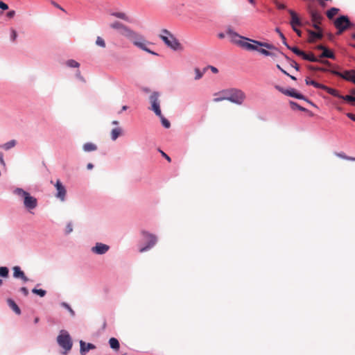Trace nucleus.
Segmentation results:
<instances>
[{
    "label": "nucleus",
    "mask_w": 355,
    "mask_h": 355,
    "mask_svg": "<svg viewBox=\"0 0 355 355\" xmlns=\"http://www.w3.org/2000/svg\"><path fill=\"white\" fill-rule=\"evenodd\" d=\"M110 27L112 29L118 30L119 31V33L123 36L127 37L128 40H130L134 45L139 47V49L147 51L152 54H155V53L151 51L150 49H148L146 46L147 42L144 40V38L135 31H132L128 26H125L122 23L116 21L112 24H110Z\"/></svg>",
    "instance_id": "obj_1"
},
{
    "label": "nucleus",
    "mask_w": 355,
    "mask_h": 355,
    "mask_svg": "<svg viewBox=\"0 0 355 355\" xmlns=\"http://www.w3.org/2000/svg\"><path fill=\"white\" fill-rule=\"evenodd\" d=\"M227 34L230 37L231 42L248 51H258L259 46L266 47L268 49H274V46L268 43L261 42L243 37L232 29H228Z\"/></svg>",
    "instance_id": "obj_2"
},
{
    "label": "nucleus",
    "mask_w": 355,
    "mask_h": 355,
    "mask_svg": "<svg viewBox=\"0 0 355 355\" xmlns=\"http://www.w3.org/2000/svg\"><path fill=\"white\" fill-rule=\"evenodd\" d=\"M14 193L23 198L24 205L26 209H33L37 207V199L35 197L31 196L29 193L24 191V189L21 188H17L15 189Z\"/></svg>",
    "instance_id": "obj_3"
},
{
    "label": "nucleus",
    "mask_w": 355,
    "mask_h": 355,
    "mask_svg": "<svg viewBox=\"0 0 355 355\" xmlns=\"http://www.w3.org/2000/svg\"><path fill=\"white\" fill-rule=\"evenodd\" d=\"M334 25L337 29L336 35H341L343 32L348 29L352 28L354 25L352 23L349 17L346 15H341L336 19Z\"/></svg>",
    "instance_id": "obj_4"
},
{
    "label": "nucleus",
    "mask_w": 355,
    "mask_h": 355,
    "mask_svg": "<svg viewBox=\"0 0 355 355\" xmlns=\"http://www.w3.org/2000/svg\"><path fill=\"white\" fill-rule=\"evenodd\" d=\"M160 37L168 47L175 51L182 49L181 44L168 31L164 29Z\"/></svg>",
    "instance_id": "obj_5"
},
{
    "label": "nucleus",
    "mask_w": 355,
    "mask_h": 355,
    "mask_svg": "<svg viewBox=\"0 0 355 355\" xmlns=\"http://www.w3.org/2000/svg\"><path fill=\"white\" fill-rule=\"evenodd\" d=\"M57 342L59 345L65 350V354L70 351L72 347L71 338L68 332L65 331H60V335L57 338Z\"/></svg>",
    "instance_id": "obj_6"
},
{
    "label": "nucleus",
    "mask_w": 355,
    "mask_h": 355,
    "mask_svg": "<svg viewBox=\"0 0 355 355\" xmlns=\"http://www.w3.org/2000/svg\"><path fill=\"white\" fill-rule=\"evenodd\" d=\"M229 101L238 105H241L245 101L246 96L242 90L232 88L229 89Z\"/></svg>",
    "instance_id": "obj_7"
},
{
    "label": "nucleus",
    "mask_w": 355,
    "mask_h": 355,
    "mask_svg": "<svg viewBox=\"0 0 355 355\" xmlns=\"http://www.w3.org/2000/svg\"><path fill=\"white\" fill-rule=\"evenodd\" d=\"M159 94L158 92H154L150 96V103L151 104V110H153L157 116H161L160 101L159 100Z\"/></svg>",
    "instance_id": "obj_8"
},
{
    "label": "nucleus",
    "mask_w": 355,
    "mask_h": 355,
    "mask_svg": "<svg viewBox=\"0 0 355 355\" xmlns=\"http://www.w3.org/2000/svg\"><path fill=\"white\" fill-rule=\"evenodd\" d=\"M331 73L334 75L339 76L345 80L352 82L355 84V70H347L341 73L336 70L331 71Z\"/></svg>",
    "instance_id": "obj_9"
},
{
    "label": "nucleus",
    "mask_w": 355,
    "mask_h": 355,
    "mask_svg": "<svg viewBox=\"0 0 355 355\" xmlns=\"http://www.w3.org/2000/svg\"><path fill=\"white\" fill-rule=\"evenodd\" d=\"M143 234L147 241V245L144 247H142L139 249L140 252H144L148 250H150L151 248H153L156 242H157V238L155 235L147 233V232H143Z\"/></svg>",
    "instance_id": "obj_10"
},
{
    "label": "nucleus",
    "mask_w": 355,
    "mask_h": 355,
    "mask_svg": "<svg viewBox=\"0 0 355 355\" xmlns=\"http://www.w3.org/2000/svg\"><path fill=\"white\" fill-rule=\"evenodd\" d=\"M288 13L291 15L290 24L292 28L299 27L302 26V21L297 14L293 10H288Z\"/></svg>",
    "instance_id": "obj_11"
},
{
    "label": "nucleus",
    "mask_w": 355,
    "mask_h": 355,
    "mask_svg": "<svg viewBox=\"0 0 355 355\" xmlns=\"http://www.w3.org/2000/svg\"><path fill=\"white\" fill-rule=\"evenodd\" d=\"M110 247L102 243H97L95 246L92 247V252L96 254H103L106 253Z\"/></svg>",
    "instance_id": "obj_12"
},
{
    "label": "nucleus",
    "mask_w": 355,
    "mask_h": 355,
    "mask_svg": "<svg viewBox=\"0 0 355 355\" xmlns=\"http://www.w3.org/2000/svg\"><path fill=\"white\" fill-rule=\"evenodd\" d=\"M55 186L57 190V193L55 195L56 197L63 201L66 196V189L64 187L60 180H57Z\"/></svg>",
    "instance_id": "obj_13"
},
{
    "label": "nucleus",
    "mask_w": 355,
    "mask_h": 355,
    "mask_svg": "<svg viewBox=\"0 0 355 355\" xmlns=\"http://www.w3.org/2000/svg\"><path fill=\"white\" fill-rule=\"evenodd\" d=\"M229 89H224L219 92L215 93L214 94V98L213 101L214 102H220L224 100L229 101Z\"/></svg>",
    "instance_id": "obj_14"
},
{
    "label": "nucleus",
    "mask_w": 355,
    "mask_h": 355,
    "mask_svg": "<svg viewBox=\"0 0 355 355\" xmlns=\"http://www.w3.org/2000/svg\"><path fill=\"white\" fill-rule=\"evenodd\" d=\"M12 270L15 278L21 279L24 282H27L29 280L19 266H14Z\"/></svg>",
    "instance_id": "obj_15"
},
{
    "label": "nucleus",
    "mask_w": 355,
    "mask_h": 355,
    "mask_svg": "<svg viewBox=\"0 0 355 355\" xmlns=\"http://www.w3.org/2000/svg\"><path fill=\"white\" fill-rule=\"evenodd\" d=\"M318 31H313L311 30H309V42L311 43L314 42L317 40H321L323 37V34L321 30H317Z\"/></svg>",
    "instance_id": "obj_16"
},
{
    "label": "nucleus",
    "mask_w": 355,
    "mask_h": 355,
    "mask_svg": "<svg viewBox=\"0 0 355 355\" xmlns=\"http://www.w3.org/2000/svg\"><path fill=\"white\" fill-rule=\"evenodd\" d=\"M309 12L312 22L321 23L323 19V17L318 10L315 9H310Z\"/></svg>",
    "instance_id": "obj_17"
},
{
    "label": "nucleus",
    "mask_w": 355,
    "mask_h": 355,
    "mask_svg": "<svg viewBox=\"0 0 355 355\" xmlns=\"http://www.w3.org/2000/svg\"><path fill=\"white\" fill-rule=\"evenodd\" d=\"M80 354L82 355L86 354L90 349H94L96 348V346L92 343H86L83 340L80 341Z\"/></svg>",
    "instance_id": "obj_18"
},
{
    "label": "nucleus",
    "mask_w": 355,
    "mask_h": 355,
    "mask_svg": "<svg viewBox=\"0 0 355 355\" xmlns=\"http://www.w3.org/2000/svg\"><path fill=\"white\" fill-rule=\"evenodd\" d=\"M286 95L291 97H294L297 99H305L304 96L298 93L295 89H287Z\"/></svg>",
    "instance_id": "obj_19"
},
{
    "label": "nucleus",
    "mask_w": 355,
    "mask_h": 355,
    "mask_svg": "<svg viewBox=\"0 0 355 355\" xmlns=\"http://www.w3.org/2000/svg\"><path fill=\"white\" fill-rule=\"evenodd\" d=\"M7 303L8 306L12 309V311L17 315L21 314V310L17 304L12 299H8Z\"/></svg>",
    "instance_id": "obj_20"
},
{
    "label": "nucleus",
    "mask_w": 355,
    "mask_h": 355,
    "mask_svg": "<svg viewBox=\"0 0 355 355\" xmlns=\"http://www.w3.org/2000/svg\"><path fill=\"white\" fill-rule=\"evenodd\" d=\"M322 89L325 90L329 94H331L335 97H338L339 98H340V96H342L340 94V93L338 90L331 88V87H328L324 85H322Z\"/></svg>",
    "instance_id": "obj_21"
},
{
    "label": "nucleus",
    "mask_w": 355,
    "mask_h": 355,
    "mask_svg": "<svg viewBox=\"0 0 355 355\" xmlns=\"http://www.w3.org/2000/svg\"><path fill=\"white\" fill-rule=\"evenodd\" d=\"M110 15L113 17L123 19L126 21H130L129 17L125 12H112L110 13Z\"/></svg>",
    "instance_id": "obj_22"
},
{
    "label": "nucleus",
    "mask_w": 355,
    "mask_h": 355,
    "mask_svg": "<svg viewBox=\"0 0 355 355\" xmlns=\"http://www.w3.org/2000/svg\"><path fill=\"white\" fill-rule=\"evenodd\" d=\"M83 148L85 152H91L96 150L97 146L93 143L88 142L83 145Z\"/></svg>",
    "instance_id": "obj_23"
},
{
    "label": "nucleus",
    "mask_w": 355,
    "mask_h": 355,
    "mask_svg": "<svg viewBox=\"0 0 355 355\" xmlns=\"http://www.w3.org/2000/svg\"><path fill=\"white\" fill-rule=\"evenodd\" d=\"M109 344L112 349L118 351L120 347V344L119 340L115 338H111L109 340Z\"/></svg>",
    "instance_id": "obj_24"
},
{
    "label": "nucleus",
    "mask_w": 355,
    "mask_h": 355,
    "mask_svg": "<svg viewBox=\"0 0 355 355\" xmlns=\"http://www.w3.org/2000/svg\"><path fill=\"white\" fill-rule=\"evenodd\" d=\"M302 58L305 60H309L310 62H319V59L317 58L313 53H306L304 52V55H302Z\"/></svg>",
    "instance_id": "obj_25"
},
{
    "label": "nucleus",
    "mask_w": 355,
    "mask_h": 355,
    "mask_svg": "<svg viewBox=\"0 0 355 355\" xmlns=\"http://www.w3.org/2000/svg\"><path fill=\"white\" fill-rule=\"evenodd\" d=\"M340 10L337 8H331L326 12L327 17L329 19H332L335 15H336Z\"/></svg>",
    "instance_id": "obj_26"
},
{
    "label": "nucleus",
    "mask_w": 355,
    "mask_h": 355,
    "mask_svg": "<svg viewBox=\"0 0 355 355\" xmlns=\"http://www.w3.org/2000/svg\"><path fill=\"white\" fill-rule=\"evenodd\" d=\"M320 58H331V59H335V55L334 54V53L332 51H331L329 49L326 48L323 51L322 54L320 55Z\"/></svg>",
    "instance_id": "obj_27"
},
{
    "label": "nucleus",
    "mask_w": 355,
    "mask_h": 355,
    "mask_svg": "<svg viewBox=\"0 0 355 355\" xmlns=\"http://www.w3.org/2000/svg\"><path fill=\"white\" fill-rule=\"evenodd\" d=\"M122 130L121 128H115L111 132V138L115 141L121 134Z\"/></svg>",
    "instance_id": "obj_28"
},
{
    "label": "nucleus",
    "mask_w": 355,
    "mask_h": 355,
    "mask_svg": "<svg viewBox=\"0 0 355 355\" xmlns=\"http://www.w3.org/2000/svg\"><path fill=\"white\" fill-rule=\"evenodd\" d=\"M305 82H306V85H313L314 87L319 88V89H322V85H323L322 84L317 83L315 80H310L309 78H306Z\"/></svg>",
    "instance_id": "obj_29"
},
{
    "label": "nucleus",
    "mask_w": 355,
    "mask_h": 355,
    "mask_svg": "<svg viewBox=\"0 0 355 355\" xmlns=\"http://www.w3.org/2000/svg\"><path fill=\"white\" fill-rule=\"evenodd\" d=\"M340 98L347 101L348 103H351L352 105H354V103H355V96H352V95L343 96L342 95L340 96Z\"/></svg>",
    "instance_id": "obj_30"
},
{
    "label": "nucleus",
    "mask_w": 355,
    "mask_h": 355,
    "mask_svg": "<svg viewBox=\"0 0 355 355\" xmlns=\"http://www.w3.org/2000/svg\"><path fill=\"white\" fill-rule=\"evenodd\" d=\"M16 144V141L15 140H11L6 144H4L3 146H2V148L5 150H9L11 148L14 147Z\"/></svg>",
    "instance_id": "obj_31"
},
{
    "label": "nucleus",
    "mask_w": 355,
    "mask_h": 355,
    "mask_svg": "<svg viewBox=\"0 0 355 355\" xmlns=\"http://www.w3.org/2000/svg\"><path fill=\"white\" fill-rule=\"evenodd\" d=\"M287 48L290 50H291L294 53H295L296 55H299V56H302V55H304V51H301L296 46H287Z\"/></svg>",
    "instance_id": "obj_32"
},
{
    "label": "nucleus",
    "mask_w": 355,
    "mask_h": 355,
    "mask_svg": "<svg viewBox=\"0 0 355 355\" xmlns=\"http://www.w3.org/2000/svg\"><path fill=\"white\" fill-rule=\"evenodd\" d=\"M309 69L313 71H323V72L329 71L330 73H331V71L333 70V69H329L325 68V67H313V66L309 67Z\"/></svg>",
    "instance_id": "obj_33"
},
{
    "label": "nucleus",
    "mask_w": 355,
    "mask_h": 355,
    "mask_svg": "<svg viewBox=\"0 0 355 355\" xmlns=\"http://www.w3.org/2000/svg\"><path fill=\"white\" fill-rule=\"evenodd\" d=\"M32 292L34 294H36L40 297H44L45 295L46 294V291L45 290H43V289H37L36 288H33L32 290Z\"/></svg>",
    "instance_id": "obj_34"
},
{
    "label": "nucleus",
    "mask_w": 355,
    "mask_h": 355,
    "mask_svg": "<svg viewBox=\"0 0 355 355\" xmlns=\"http://www.w3.org/2000/svg\"><path fill=\"white\" fill-rule=\"evenodd\" d=\"M160 119H161V121H162V123L163 125V126L166 128H169L170 126H171V123L170 122L162 115V114L161 113V116H158Z\"/></svg>",
    "instance_id": "obj_35"
},
{
    "label": "nucleus",
    "mask_w": 355,
    "mask_h": 355,
    "mask_svg": "<svg viewBox=\"0 0 355 355\" xmlns=\"http://www.w3.org/2000/svg\"><path fill=\"white\" fill-rule=\"evenodd\" d=\"M96 44L102 48H105L106 46L105 40L100 36L96 37Z\"/></svg>",
    "instance_id": "obj_36"
},
{
    "label": "nucleus",
    "mask_w": 355,
    "mask_h": 355,
    "mask_svg": "<svg viewBox=\"0 0 355 355\" xmlns=\"http://www.w3.org/2000/svg\"><path fill=\"white\" fill-rule=\"evenodd\" d=\"M336 155L338 157H340L344 159L350 160V161H355V157H348L343 153H336Z\"/></svg>",
    "instance_id": "obj_37"
},
{
    "label": "nucleus",
    "mask_w": 355,
    "mask_h": 355,
    "mask_svg": "<svg viewBox=\"0 0 355 355\" xmlns=\"http://www.w3.org/2000/svg\"><path fill=\"white\" fill-rule=\"evenodd\" d=\"M8 269L6 267H0V276L2 277H7L8 276Z\"/></svg>",
    "instance_id": "obj_38"
},
{
    "label": "nucleus",
    "mask_w": 355,
    "mask_h": 355,
    "mask_svg": "<svg viewBox=\"0 0 355 355\" xmlns=\"http://www.w3.org/2000/svg\"><path fill=\"white\" fill-rule=\"evenodd\" d=\"M67 65L69 67H76V68H78L80 66L79 63L74 60H69L67 62Z\"/></svg>",
    "instance_id": "obj_39"
},
{
    "label": "nucleus",
    "mask_w": 355,
    "mask_h": 355,
    "mask_svg": "<svg viewBox=\"0 0 355 355\" xmlns=\"http://www.w3.org/2000/svg\"><path fill=\"white\" fill-rule=\"evenodd\" d=\"M62 306H63L64 308H65L66 309H67V311H69V312L70 313L72 317H73L75 315V312L74 311L71 309V307L66 302H62L61 304Z\"/></svg>",
    "instance_id": "obj_40"
},
{
    "label": "nucleus",
    "mask_w": 355,
    "mask_h": 355,
    "mask_svg": "<svg viewBox=\"0 0 355 355\" xmlns=\"http://www.w3.org/2000/svg\"><path fill=\"white\" fill-rule=\"evenodd\" d=\"M258 51L260 53H261V54H263L264 55H266V56H273L274 55L273 53L270 52V51H267V50H266L264 49H259V48Z\"/></svg>",
    "instance_id": "obj_41"
},
{
    "label": "nucleus",
    "mask_w": 355,
    "mask_h": 355,
    "mask_svg": "<svg viewBox=\"0 0 355 355\" xmlns=\"http://www.w3.org/2000/svg\"><path fill=\"white\" fill-rule=\"evenodd\" d=\"M291 107L293 109H298V110H300L301 111H305L306 110V109L304 107H301L297 103H295V102H293V101L291 102Z\"/></svg>",
    "instance_id": "obj_42"
},
{
    "label": "nucleus",
    "mask_w": 355,
    "mask_h": 355,
    "mask_svg": "<svg viewBox=\"0 0 355 355\" xmlns=\"http://www.w3.org/2000/svg\"><path fill=\"white\" fill-rule=\"evenodd\" d=\"M194 71H195V73H196L195 79L196 80L200 79L203 76V73L201 72L198 68H196Z\"/></svg>",
    "instance_id": "obj_43"
},
{
    "label": "nucleus",
    "mask_w": 355,
    "mask_h": 355,
    "mask_svg": "<svg viewBox=\"0 0 355 355\" xmlns=\"http://www.w3.org/2000/svg\"><path fill=\"white\" fill-rule=\"evenodd\" d=\"M73 231L72 225L71 223H68L66 227V233L69 234Z\"/></svg>",
    "instance_id": "obj_44"
},
{
    "label": "nucleus",
    "mask_w": 355,
    "mask_h": 355,
    "mask_svg": "<svg viewBox=\"0 0 355 355\" xmlns=\"http://www.w3.org/2000/svg\"><path fill=\"white\" fill-rule=\"evenodd\" d=\"M51 3L53 6H55V8H58V9H60V10H62L63 12H65V10H64L63 8H62V7H61L58 3H57L55 1H51Z\"/></svg>",
    "instance_id": "obj_45"
},
{
    "label": "nucleus",
    "mask_w": 355,
    "mask_h": 355,
    "mask_svg": "<svg viewBox=\"0 0 355 355\" xmlns=\"http://www.w3.org/2000/svg\"><path fill=\"white\" fill-rule=\"evenodd\" d=\"M0 8L5 10H7L8 8V6L4 2L0 1Z\"/></svg>",
    "instance_id": "obj_46"
},
{
    "label": "nucleus",
    "mask_w": 355,
    "mask_h": 355,
    "mask_svg": "<svg viewBox=\"0 0 355 355\" xmlns=\"http://www.w3.org/2000/svg\"><path fill=\"white\" fill-rule=\"evenodd\" d=\"M20 291L25 295L27 296L28 295V291L26 287H21L20 288Z\"/></svg>",
    "instance_id": "obj_47"
},
{
    "label": "nucleus",
    "mask_w": 355,
    "mask_h": 355,
    "mask_svg": "<svg viewBox=\"0 0 355 355\" xmlns=\"http://www.w3.org/2000/svg\"><path fill=\"white\" fill-rule=\"evenodd\" d=\"M278 91L281 92L282 93H283L284 94L286 95V92L287 89H283L282 87H281L279 85H275V87Z\"/></svg>",
    "instance_id": "obj_48"
},
{
    "label": "nucleus",
    "mask_w": 355,
    "mask_h": 355,
    "mask_svg": "<svg viewBox=\"0 0 355 355\" xmlns=\"http://www.w3.org/2000/svg\"><path fill=\"white\" fill-rule=\"evenodd\" d=\"M276 6L277 7V8L279 9H285L286 8V6L283 3H279V2H276Z\"/></svg>",
    "instance_id": "obj_49"
},
{
    "label": "nucleus",
    "mask_w": 355,
    "mask_h": 355,
    "mask_svg": "<svg viewBox=\"0 0 355 355\" xmlns=\"http://www.w3.org/2000/svg\"><path fill=\"white\" fill-rule=\"evenodd\" d=\"M293 30L297 33L299 37L302 36V31L297 28V27L292 28Z\"/></svg>",
    "instance_id": "obj_50"
},
{
    "label": "nucleus",
    "mask_w": 355,
    "mask_h": 355,
    "mask_svg": "<svg viewBox=\"0 0 355 355\" xmlns=\"http://www.w3.org/2000/svg\"><path fill=\"white\" fill-rule=\"evenodd\" d=\"M17 32L15 31V30H12V35H11V38L12 40V41H15L16 37H17Z\"/></svg>",
    "instance_id": "obj_51"
},
{
    "label": "nucleus",
    "mask_w": 355,
    "mask_h": 355,
    "mask_svg": "<svg viewBox=\"0 0 355 355\" xmlns=\"http://www.w3.org/2000/svg\"><path fill=\"white\" fill-rule=\"evenodd\" d=\"M313 23V26L315 29L316 30H321L320 28V24L321 23H317V22H312Z\"/></svg>",
    "instance_id": "obj_52"
},
{
    "label": "nucleus",
    "mask_w": 355,
    "mask_h": 355,
    "mask_svg": "<svg viewBox=\"0 0 355 355\" xmlns=\"http://www.w3.org/2000/svg\"><path fill=\"white\" fill-rule=\"evenodd\" d=\"M347 116L352 119V121H355V114L352 113H347Z\"/></svg>",
    "instance_id": "obj_53"
},
{
    "label": "nucleus",
    "mask_w": 355,
    "mask_h": 355,
    "mask_svg": "<svg viewBox=\"0 0 355 355\" xmlns=\"http://www.w3.org/2000/svg\"><path fill=\"white\" fill-rule=\"evenodd\" d=\"M15 15V10H10V11H9V12L7 13V16H8L9 18H12V17H13Z\"/></svg>",
    "instance_id": "obj_54"
},
{
    "label": "nucleus",
    "mask_w": 355,
    "mask_h": 355,
    "mask_svg": "<svg viewBox=\"0 0 355 355\" xmlns=\"http://www.w3.org/2000/svg\"><path fill=\"white\" fill-rule=\"evenodd\" d=\"M291 65L297 70L299 71L300 67L297 62L292 61Z\"/></svg>",
    "instance_id": "obj_55"
},
{
    "label": "nucleus",
    "mask_w": 355,
    "mask_h": 355,
    "mask_svg": "<svg viewBox=\"0 0 355 355\" xmlns=\"http://www.w3.org/2000/svg\"><path fill=\"white\" fill-rule=\"evenodd\" d=\"M319 62H320L321 63H322V64H325V65H327L328 67H330L331 65V64L328 60H320L319 59Z\"/></svg>",
    "instance_id": "obj_56"
},
{
    "label": "nucleus",
    "mask_w": 355,
    "mask_h": 355,
    "mask_svg": "<svg viewBox=\"0 0 355 355\" xmlns=\"http://www.w3.org/2000/svg\"><path fill=\"white\" fill-rule=\"evenodd\" d=\"M277 69H279L283 73H284L285 75L286 76H289V73H288L285 70H284L281 67L280 65L279 64H277Z\"/></svg>",
    "instance_id": "obj_57"
},
{
    "label": "nucleus",
    "mask_w": 355,
    "mask_h": 355,
    "mask_svg": "<svg viewBox=\"0 0 355 355\" xmlns=\"http://www.w3.org/2000/svg\"><path fill=\"white\" fill-rule=\"evenodd\" d=\"M0 163L3 165V166H5L6 164H5V162H4V159H3V154L0 152Z\"/></svg>",
    "instance_id": "obj_58"
},
{
    "label": "nucleus",
    "mask_w": 355,
    "mask_h": 355,
    "mask_svg": "<svg viewBox=\"0 0 355 355\" xmlns=\"http://www.w3.org/2000/svg\"><path fill=\"white\" fill-rule=\"evenodd\" d=\"M162 155L163 157H164L166 159L167 161H168V162L171 161V157L169 156H168L165 153L162 152Z\"/></svg>",
    "instance_id": "obj_59"
},
{
    "label": "nucleus",
    "mask_w": 355,
    "mask_h": 355,
    "mask_svg": "<svg viewBox=\"0 0 355 355\" xmlns=\"http://www.w3.org/2000/svg\"><path fill=\"white\" fill-rule=\"evenodd\" d=\"M210 69L211 70V71L214 73H217L218 72V70L217 68H216L215 67H213V66H210Z\"/></svg>",
    "instance_id": "obj_60"
},
{
    "label": "nucleus",
    "mask_w": 355,
    "mask_h": 355,
    "mask_svg": "<svg viewBox=\"0 0 355 355\" xmlns=\"http://www.w3.org/2000/svg\"><path fill=\"white\" fill-rule=\"evenodd\" d=\"M316 49H319V50L324 51L326 49V47L322 44H320V45L317 46Z\"/></svg>",
    "instance_id": "obj_61"
},
{
    "label": "nucleus",
    "mask_w": 355,
    "mask_h": 355,
    "mask_svg": "<svg viewBox=\"0 0 355 355\" xmlns=\"http://www.w3.org/2000/svg\"><path fill=\"white\" fill-rule=\"evenodd\" d=\"M94 167V165L92 164V163H89L87 165V169L90 170V169H92Z\"/></svg>",
    "instance_id": "obj_62"
},
{
    "label": "nucleus",
    "mask_w": 355,
    "mask_h": 355,
    "mask_svg": "<svg viewBox=\"0 0 355 355\" xmlns=\"http://www.w3.org/2000/svg\"><path fill=\"white\" fill-rule=\"evenodd\" d=\"M279 36H280L282 40H286V37L282 32H279Z\"/></svg>",
    "instance_id": "obj_63"
},
{
    "label": "nucleus",
    "mask_w": 355,
    "mask_h": 355,
    "mask_svg": "<svg viewBox=\"0 0 355 355\" xmlns=\"http://www.w3.org/2000/svg\"><path fill=\"white\" fill-rule=\"evenodd\" d=\"M350 93L355 96V89H351Z\"/></svg>",
    "instance_id": "obj_64"
}]
</instances>
